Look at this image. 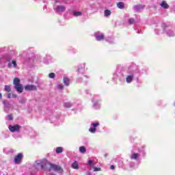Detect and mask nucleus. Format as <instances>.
I'll list each match as a JSON object with an SVG mask.
<instances>
[{
	"instance_id": "20e7f679",
	"label": "nucleus",
	"mask_w": 175,
	"mask_h": 175,
	"mask_svg": "<svg viewBox=\"0 0 175 175\" xmlns=\"http://www.w3.org/2000/svg\"><path fill=\"white\" fill-rule=\"evenodd\" d=\"M50 166L51 169H53L55 172H58L59 173H62V172H64V169L57 164L51 163Z\"/></svg>"
},
{
	"instance_id": "2eb2a0df",
	"label": "nucleus",
	"mask_w": 175,
	"mask_h": 175,
	"mask_svg": "<svg viewBox=\"0 0 175 175\" xmlns=\"http://www.w3.org/2000/svg\"><path fill=\"white\" fill-rule=\"evenodd\" d=\"M55 151L57 154H61L64 152V148H62V147H57L56 148Z\"/></svg>"
},
{
	"instance_id": "f704fd0d",
	"label": "nucleus",
	"mask_w": 175,
	"mask_h": 175,
	"mask_svg": "<svg viewBox=\"0 0 175 175\" xmlns=\"http://www.w3.org/2000/svg\"><path fill=\"white\" fill-rule=\"evenodd\" d=\"M0 99H2V94L0 93Z\"/></svg>"
},
{
	"instance_id": "a211bd4d",
	"label": "nucleus",
	"mask_w": 175,
	"mask_h": 175,
	"mask_svg": "<svg viewBox=\"0 0 175 175\" xmlns=\"http://www.w3.org/2000/svg\"><path fill=\"white\" fill-rule=\"evenodd\" d=\"M139 158V153H134L131 157V159H137Z\"/></svg>"
},
{
	"instance_id": "1a4fd4ad",
	"label": "nucleus",
	"mask_w": 175,
	"mask_h": 175,
	"mask_svg": "<svg viewBox=\"0 0 175 175\" xmlns=\"http://www.w3.org/2000/svg\"><path fill=\"white\" fill-rule=\"evenodd\" d=\"M160 6H161V8H163V9H169V5H167V3H166V1H162Z\"/></svg>"
},
{
	"instance_id": "393cba45",
	"label": "nucleus",
	"mask_w": 175,
	"mask_h": 175,
	"mask_svg": "<svg viewBox=\"0 0 175 175\" xmlns=\"http://www.w3.org/2000/svg\"><path fill=\"white\" fill-rule=\"evenodd\" d=\"M88 165H90V166H94V161H92V160H89L88 161Z\"/></svg>"
},
{
	"instance_id": "6e6552de",
	"label": "nucleus",
	"mask_w": 175,
	"mask_h": 175,
	"mask_svg": "<svg viewBox=\"0 0 175 175\" xmlns=\"http://www.w3.org/2000/svg\"><path fill=\"white\" fill-rule=\"evenodd\" d=\"M56 12H65V10H66V8L65 7V5H58L56 8H55Z\"/></svg>"
},
{
	"instance_id": "f257e3e1",
	"label": "nucleus",
	"mask_w": 175,
	"mask_h": 175,
	"mask_svg": "<svg viewBox=\"0 0 175 175\" xmlns=\"http://www.w3.org/2000/svg\"><path fill=\"white\" fill-rule=\"evenodd\" d=\"M20 82L21 81L19 78H17V77L14 78L13 80V84L14 85L15 90H16L18 92L21 94V92L24 91V87H23V85L20 83Z\"/></svg>"
},
{
	"instance_id": "473e14b6",
	"label": "nucleus",
	"mask_w": 175,
	"mask_h": 175,
	"mask_svg": "<svg viewBox=\"0 0 175 175\" xmlns=\"http://www.w3.org/2000/svg\"><path fill=\"white\" fill-rule=\"evenodd\" d=\"M8 68H12V64L11 63L8 64Z\"/></svg>"
},
{
	"instance_id": "9d476101",
	"label": "nucleus",
	"mask_w": 175,
	"mask_h": 175,
	"mask_svg": "<svg viewBox=\"0 0 175 175\" xmlns=\"http://www.w3.org/2000/svg\"><path fill=\"white\" fill-rule=\"evenodd\" d=\"M133 80V75H129L126 78V83H132V81Z\"/></svg>"
},
{
	"instance_id": "412c9836",
	"label": "nucleus",
	"mask_w": 175,
	"mask_h": 175,
	"mask_svg": "<svg viewBox=\"0 0 175 175\" xmlns=\"http://www.w3.org/2000/svg\"><path fill=\"white\" fill-rule=\"evenodd\" d=\"M54 77H55V73H54V72H51V73L49 75V79H54Z\"/></svg>"
},
{
	"instance_id": "b1692460",
	"label": "nucleus",
	"mask_w": 175,
	"mask_h": 175,
	"mask_svg": "<svg viewBox=\"0 0 175 175\" xmlns=\"http://www.w3.org/2000/svg\"><path fill=\"white\" fill-rule=\"evenodd\" d=\"M12 64L14 65V68H17V62L16 60H12Z\"/></svg>"
},
{
	"instance_id": "39448f33",
	"label": "nucleus",
	"mask_w": 175,
	"mask_h": 175,
	"mask_svg": "<svg viewBox=\"0 0 175 175\" xmlns=\"http://www.w3.org/2000/svg\"><path fill=\"white\" fill-rule=\"evenodd\" d=\"M8 128L10 132H12V133L18 132L20 131V126L18 124L14 125V126L10 125Z\"/></svg>"
},
{
	"instance_id": "7c9ffc66",
	"label": "nucleus",
	"mask_w": 175,
	"mask_h": 175,
	"mask_svg": "<svg viewBox=\"0 0 175 175\" xmlns=\"http://www.w3.org/2000/svg\"><path fill=\"white\" fill-rule=\"evenodd\" d=\"M11 97H12V94L9 93V94H8V98L9 99H10Z\"/></svg>"
},
{
	"instance_id": "cd10ccee",
	"label": "nucleus",
	"mask_w": 175,
	"mask_h": 175,
	"mask_svg": "<svg viewBox=\"0 0 175 175\" xmlns=\"http://www.w3.org/2000/svg\"><path fill=\"white\" fill-rule=\"evenodd\" d=\"M57 88H58L59 90H64V86H63L62 85H57Z\"/></svg>"
},
{
	"instance_id": "c9c22d12",
	"label": "nucleus",
	"mask_w": 175,
	"mask_h": 175,
	"mask_svg": "<svg viewBox=\"0 0 175 175\" xmlns=\"http://www.w3.org/2000/svg\"><path fill=\"white\" fill-rule=\"evenodd\" d=\"M104 157L106 158V157H107V153L105 154Z\"/></svg>"
},
{
	"instance_id": "c85d7f7f",
	"label": "nucleus",
	"mask_w": 175,
	"mask_h": 175,
	"mask_svg": "<svg viewBox=\"0 0 175 175\" xmlns=\"http://www.w3.org/2000/svg\"><path fill=\"white\" fill-rule=\"evenodd\" d=\"M4 107H7V108L10 107V103H7L4 105Z\"/></svg>"
},
{
	"instance_id": "7ed1b4c3",
	"label": "nucleus",
	"mask_w": 175,
	"mask_h": 175,
	"mask_svg": "<svg viewBox=\"0 0 175 175\" xmlns=\"http://www.w3.org/2000/svg\"><path fill=\"white\" fill-rule=\"evenodd\" d=\"M23 153H18L17 155H16L14 158V163L16 165H20L21 163V161H23Z\"/></svg>"
},
{
	"instance_id": "aec40b11",
	"label": "nucleus",
	"mask_w": 175,
	"mask_h": 175,
	"mask_svg": "<svg viewBox=\"0 0 175 175\" xmlns=\"http://www.w3.org/2000/svg\"><path fill=\"white\" fill-rule=\"evenodd\" d=\"M81 14H82L81 12L74 11L73 12L74 16H81Z\"/></svg>"
},
{
	"instance_id": "2f4dec72",
	"label": "nucleus",
	"mask_w": 175,
	"mask_h": 175,
	"mask_svg": "<svg viewBox=\"0 0 175 175\" xmlns=\"http://www.w3.org/2000/svg\"><path fill=\"white\" fill-rule=\"evenodd\" d=\"M8 103H6V100H3V104L4 105V106L7 104Z\"/></svg>"
},
{
	"instance_id": "423d86ee",
	"label": "nucleus",
	"mask_w": 175,
	"mask_h": 175,
	"mask_svg": "<svg viewBox=\"0 0 175 175\" xmlns=\"http://www.w3.org/2000/svg\"><path fill=\"white\" fill-rule=\"evenodd\" d=\"M25 90L26 91H36L38 90V88L35 85H27L25 86Z\"/></svg>"
},
{
	"instance_id": "bb28decb",
	"label": "nucleus",
	"mask_w": 175,
	"mask_h": 175,
	"mask_svg": "<svg viewBox=\"0 0 175 175\" xmlns=\"http://www.w3.org/2000/svg\"><path fill=\"white\" fill-rule=\"evenodd\" d=\"M8 120H10V121H12L13 120V115L12 114L8 115Z\"/></svg>"
},
{
	"instance_id": "72a5a7b5",
	"label": "nucleus",
	"mask_w": 175,
	"mask_h": 175,
	"mask_svg": "<svg viewBox=\"0 0 175 175\" xmlns=\"http://www.w3.org/2000/svg\"><path fill=\"white\" fill-rule=\"evenodd\" d=\"M12 96H13V98H17V95H16V94H12Z\"/></svg>"
},
{
	"instance_id": "f03ea898",
	"label": "nucleus",
	"mask_w": 175,
	"mask_h": 175,
	"mask_svg": "<svg viewBox=\"0 0 175 175\" xmlns=\"http://www.w3.org/2000/svg\"><path fill=\"white\" fill-rule=\"evenodd\" d=\"M50 164H51V163L49 162L47 159H44L38 163V165L40 166L41 169H45V167H47V166H50Z\"/></svg>"
},
{
	"instance_id": "c756f323",
	"label": "nucleus",
	"mask_w": 175,
	"mask_h": 175,
	"mask_svg": "<svg viewBox=\"0 0 175 175\" xmlns=\"http://www.w3.org/2000/svg\"><path fill=\"white\" fill-rule=\"evenodd\" d=\"M110 169H111V170H114V169H116V167H114V165H112L110 166Z\"/></svg>"
},
{
	"instance_id": "f3484780",
	"label": "nucleus",
	"mask_w": 175,
	"mask_h": 175,
	"mask_svg": "<svg viewBox=\"0 0 175 175\" xmlns=\"http://www.w3.org/2000/svg\"><path fill=\"white\" fill-rule=\"evenodd\" d=\"M4 90L5 91H6L7 92H10V91H12V88H10V85H5L4 86Z\"/></svg>"
},
{
	"instance_id": "e433bc0d",
	"label": "nucleus",
	"mask_w": 175,
	"mask_h": 175,
	"mask_svg": "<svg viewBox=\"0 0 175 175\" xmlns=\"http://www.w3.org/2000/svg\"><path fill=\"white\" fill-rule=\"evenodd\" d=\"M49 175H54V174L51 173V174H49Z\"/></svg>"
},
{
	"instance_id": "dca6fc26",
	"label": "nucleus",
	"mask_w": 175,
	"mask_h": 175,
	"mask_svg": "<svg viewBox=\"0 0 175 175\" xmlns=\"http://www.w3.org/2000/svg\"><path fill=\"white\" fill-rule=\"evenodd\" d=\"M72 169H79V164L77 163V161H75L72 164Z\"/></svg>"
},
{
	"instance_id": "4468645a",
	"label": "nucleus",
	"mask_w": 175,
	"mask_h": 175,
	"mask_svg": "<svg viewBox=\"0 0 175 175\" xmlns=\"http://www.w3.org/2000/svg\"><path fill=\"white\" fill-rule=\"evenodd\" d=\"M111 14V11L110 10H105L104 11V16L105 17H108V16H110Z\"/></svg>"
},
{
	"instance_id": "9b49d317",
	"label": "nucleus",
	"mask_w": 175,
	"mask_h": 175,
	"mask_svg": "<svg viewBox=\"0 0 175 175\" xmlns=\"http://www.w3.org/2000/svg\"><path fill=\"white\" fill-rule=\"evenodd\" d=\"M96 40L98 41L103 40L105 39V35L103 34L97 35L96 36Z\"/></svg>"
},
{
	"instance_id": "f8f14e48",
	"label": "nucleus",
	"mask_w": 175,
	"mask_h": 175,
	"mask_svg": "<svg viewBox=\"0 0 175 175\" xmlns=\"http://www.w3.org/2000/svg\"><path fill=\"white\" fill-rule=\"evenodd\" d=\"M63 81H64V83L65 84V85H66V86L69 85V84L70 83V81L69 80V78H68V77H64L63 79Z\"/></svg>"
},
{
	"instance_id": "a878e982",
	"label": "nucleus",
	"mask_w": 175,
	"mask_h": 175,
	"mask_svg": "<svg viewBox=\"0 0 175 175\" xmlns=\"http://www.w3.org/2000/svg\"><path fill=\"white\" fill-rule=\"evenodd\" d=\"M102 170V168L100 167H94V172H100Z\"/></svg>"
},
{
	"instance_id": "6ab92c4d",
	"label": "nucleus",
	"mask_w": 175,
	"mask_h": 175,
	"mask_svg": "<svg viewBox=\"0 0 175 175\" xmlns=\"http://www.w3.org/2000/svg\"><path fill=\"white\" fill-rule=\"evenodd\" d=\"M85 151H87V150L85 149V147L81 146L79 148V152H81L82 154H84V152H85Z\"/></svg>"
},
{
	"instance_id": "0eeeda50",
	"label": "nucleus",
	"mask_w": 175,
	"mask_h": 175,
	"mask_svg": "<svg viewBox=\"0 0 175 175\" xmlns=\"http://www.w3.org/2000/svg\"><path fill=\"white\" fill-rule=\"evenodd\" d=\"M92 125L93 127L89 129V132H91V133H95V132H96V126H99V122L92 123Z\"/></svg>"
},
{
	"instance_id": "4be33fe9",
	"label": "nucleus",
	"mask_w": 175,
	"mask_h": 175,
	"mask_svg": "<svg viewBox=\"0 0 175 175\" xmlns=\"http://www.w3.org/2000/svg\"><path fill=\"white\" fill-rule=\"evenodd\" d=\"M64 106L67 108V109H69V107H72V103H66L64 104Z\"/></svg>"
},
{
	"instance_id": "5701e85b",
	"label": "nucleus",
	"mask_w": 175,
	"mask_h": 175,
	"mask_svg": "<svg viewBox=\"0 0 175 175\" xmlns=\"http://www.w3.org/2000/svg\"><path fill=\"white\" fill-rule=\"evenodd\" d=\"M129 24H134L135 23V19L133 18H131L129 19Z\"/></svg>"
},
{
	"instance_id": "ddd939ff",
	"label": "nucleus",
	"mask_w": 175,
	"mask_h": 175,
	"mask_svg": "<svg viewBox=\"0 0 175 175\" xmlns=\"http://www.w3.org/2000/svg\"><path fill=\"white\" fill-rule=\"evenodd\" d=\"M117 6L119 9H124L125 8V5L122 2H118L117 3Z\"/></svg>"
}]
</instances>
